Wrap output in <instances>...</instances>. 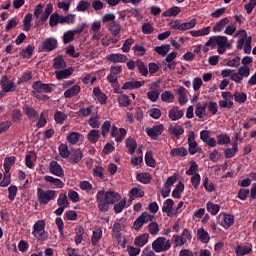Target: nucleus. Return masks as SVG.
I'll return each mask as SVG.
<instances>
[{
	"mask_svg": "<svg viewBox=\"0 0 256 256\" xmlns=\"http://www.w3.org/2000/svg\"><path fill=\"white\" fill-rule=\"evenodd\" d=\"M145 223H149L147 226L148 233L152 236L159 235L161 228L159 223L155 221V215L149 214V212H143L133 223V229L135 231H141V228Z\"/></svg>",
	"mask_w": 256,
	"mask_h": 256,
	"instance_id": "f257e3e1",
	"label": "nucleus"
},
{
	"mask_svg": "<svg viewBox=\"0 0 256 256\" xmlns=\"http://www.w3.org/2000/svg\"><path fill=\"white\" fill-rule=\"evenodd\" d=\"M119 199H121V196L112 191L105 192V190H100L96 195L98 209L102 213H107L109 211V205H115Z\"/></svg>",
	"mask_w": 256,
	"mask_h": 256,
	"instance_id": "f03ea898",
	"label": "nucleus"
},
{
	"mask_svg": "<svg viewBox=\"0 0 256 256\" xmlns=\"http://www.w3.org/2000/svg\"><path fill=\"white\" fill-rule=\"evenodd\" d=\"M213 49L217 47V53L219 55H223L227 51V49H231V43H229V39L227 36H211Z\"/></svg>",
	"mask_w": 256,
	"mask_h": 256,
	"instance_id": "7ed1b4c3",
	"label": "nucleus"
},
{
	"mask_svg": "<svg viewBox=\"0 0 256 256\" xmlns=\"http://www.w3.org/2000/svg\"><path fill=\"white\" fill-rule=\"evenodd\" d=\"M57 197V191L55 190H44L42 188H37V199L40 205H49L51 201H55Z\"/></svg>",
	"mask_w": 256,
	"mask_h": 256,
	"instance_id": "20e7f679",
	"label": "nucleus"
},
{
	"mask_svg": "<svg viewBox=\"0 0 256 256\" xmlns=\"http://www.w3.org/2000/svg\"><path fill=\"white\" fill-rule=\"evenodd\" d=\"M152 249L154 253H166L171 249V240L160 236L152 242Z\"/></svg>",
	"mask_w": 256,
	"mask_h": 256,
	"instance_id": "39448f33",
	"label": "nucleus"
},
{
	"mask_svg": "<svg viewBox=\"0 0 256 256\" xmlns=\"http://www.w3.org/2000/svg\"><path fill=\"white\" fill-rule=\"evenodd\" d=\"M32 235L38 241H45L47 239V237H49V234L47 233V231H45V221L38 220L34 224Z\"/></svg>",
	"mask_w": 256,
	"mask_h": 256,
	"instance_id": "423d86ee",
	"label": "nucleus"
},
{
	"mask_svg": "<svg viewBox=\"0 0 256 256\" xmlns=\"http://www.w3.org/2000/svg\"><path fill=\"white\" fill-rule=\"evenodd\" d=\"M195 25H197V19L192 18L189 22L184 23H181L179 20H174L169 24V27L175 31H189V29H193Z\"/></svg>",
	"mask_w": 256,
	"mask_h": 256,
	"instance_id": "0eeeda50",
	"label": "nucleus"
},
{
	"mask_svg": "<svg viewBox=\"0 0 256 256\" xmlns=\"http://www.w3.org/2000/svg\"><path fill=\"white\" fill-rule=\"evenodd\" d=\"M123 229H125V224L121 222V220L116 221L112 226V237L116 239L118 245L125 248L127 242L121 237V231H123ZM122 239L123 241H121Z\"/></svg>",
	"mask_w": 256,
	"mask_h": 256,
	"instance_id": "6e6552de",
	"label": "nucleus"
},
{
	"mask_svg": "<svg viewBox=\"0 0 256 256\" xmlns=\"http://www.w3.org/2000/svg\"><path fill=\"white\" fill-rule=\"evenodd\" d=\"M48 169L52 175H55V177H65V171L63 170V167H61V164L55 160H52L49 163Z\"/></svg>",
	"mask_w": 256,
	"mask_h": 256,
	"instance_id": "1a4fd4ad",
	"label": "nucleus"
},
{
	"mask_svg": "<svg viewBox=\"0 0 256 256\" xmlns=\"http://www.w3.org/2000/svg\"><path fill=\"white\" fill-rule=\"evenodd\" d=\"M168 133L172 139H180L185 133V128L179 124H172L168 127Z\"/></svg>",
	"mask_w": 256,
	"mask_h": 256,
	"instance_id": "9d476101",
	"label": "nucleus"
},
{
	"mask_svg": "<svg viewBox=\"0 0 256 256\" xmlns=\"http://www.w3.org/2000/svg\"><path fill=\"white\" fill-rule=\"evenodd\" d=\"M199 151V144H197V141L195 140V132L190 131L188 133V153L190 155H195Z\"/></svg>",
	"mask_w": 256,
	"mask_h": 256,
	"instance_id": "9b49d317",
	"label": "nucleus"
},
{
	"mask_svg": "<svg viewBox=\"0 0 256 256\" xmlns=\"http://www.w3.org/2000/svg\"><path fill=\"white\" fill-rule=\"evenodd\" d=\"M111 137H114L117 143H121V141L127 137V130L125 128H117V126H112Z\"/></svg>",
	"mask_w": 256,
	"mask_h": 256,
	"instance_id": "f8f14e48",
	"label": "nucleus"
},
{
	"mask_svg": "<svg viewBox=\"0 0 256 256\" xmlns=\"http://www.w3.org/2000/svg\"><path fill=\"white\" fill-rule=\"evenodd\" d=\"M0 84L4 93H11L17 89L15 82L9 80L7 76L2 77Z\"/></svg>",
	"mask_w": 256,
	"mask_h": 256,
	"instance_id": "ddd939ff",
	"label": "nucleus"
},
{
	"mask_svg": "<svg viewBox=\"0 0 256 256\" xmlns=\"http://www.w3.org/2000/svg\"><path fill=\"white\" fill-rule=\"evenodd\" d=\"M200 139L201 141H203V143L208 145V147H217V140L211 137V134L208 130H202L200 132Z\"/></svg>",
	"mask_w": 256,
	"mask_h": 256,
	"instance_id": "4468645a",
	"label": "nucleus"
},
{
	"mask_svg": "<svg viewBox=\"0 0 256 256\" xmlns=\"http://www.w3.org/2000/svg\"><path fill=\"white\" fill-rule=\"evenodd\" d=\"M165 131V127L163 124H159L156 126H153L152 128H146V133L148 137H151V139L157 140L159 135Z\"/></svg>",
	"mask_w": 256,
	"mask_h": 256,
	"instance_id": "2eb2a0df",
	"label": "nucleus"
},
{
	"mask_svg": "<svg viewBox=\"0 0 256 256\" xmlns=\"http://www.w3.org/2000/svg\"><path fill=\"white\" fill-rule=\"evenodd\" d=\"M75 70L73 67L63 68L62 70H57L54 72V75H56V79L58 81H61L63 79H68V77H71L73 75V72Z\"/></svg>",
	"mask_w": 256,
	"mask_h": 256,
	"instance_id": "dca6fc26",
	"label": "nucleus"
},
{
	"mask_svg": "<svg viewBox=\"0 0 256 256\" xmlns=\"http://www.w3.org/2000/svg\"><path fill=\"white\" fill-rule=\"evenodd\" d=\"M173 205H175V202L172 199H167L163 206H162V212L167 214V217H173L174 215H177V211H173Z\"/></svg>",
	"mask_w": 256,
	"mask_h": 256,
	"instance_id": "f3484780",
	"label": "nucleus"
},
{
	"mask_svg": "<svg viewBox=\"0 0 256 256\" xmlns=\"http://www.w3.org/2000/svg\"><path fill=\"white\" fill-rule=\"evenodd\" d=\"M106 60L110 63H127V56L125 54L112 53L106 56Z\"/></svg>",
	"mask_w": 256,
	"mask_h": 256,
	"instance_id": "a211bd4d",
	"label": "nucleus"
},
{
	"mask_svg": "<svg viewBox=\"0 0 256 256\" xmlns=\"http://www.w3.org/2000/svg\"><path fill=\"white\" fill-rule=\"evenodd\" d=\"M183 115H185V112L179 107L171 108L168 112V117L171 121H179V119H183Z\"/></svg>",
	"mask_w": 256,
	"mask_h": 256,
	"instance_id": "6ab92c4d",
	"label": "nucleus"
},
{
	"mask_svg": "<svg viewBox=\"0 0 256 256\" xmlns=\"http://www.w3.org/2000/svg\"><path fill=\"white\" fill-rule=\"evenodd\" d=\"M35 93H51L52 89L49 84L41 83L39 81H36L32 85Z\"/></svg>",
	"mask_w": 256,
	"mask_h": 256,
	"instance_id": "aec40b11",
	"label": "nucleus"
},
{
	"mask_svg": "<svg viewBox=\"0 0 256 256\" xmlns=\"http://www.w3.org/2000/svg\"><path fill=\"white\" fill-rule=\"evenodd\" d=\"M145 86V81H137V80H132V81H128L125 82L122 86V89L124 90H133V89H139L141 87Z\"/></svg>",
	"mask_w": 256,
	"mask_h": 256,
	"instance_id": "412c9836",
	"label": "nucleus"
},
{
	"mask_svg": "<svg viewBox=\"0 0 256 256\" xmlns=\"http://www.w3.org/2000/svg\"><path fill=\"white\" fill-rule=\"evenodd\" d=\"M93 95H94L95 99H97V101L100 103V105H106V103H107V94L103 93L101 88L95 87L93 89Z\"/></svg>",
	"mask_w": 256,
	"mask_h": 256,
	"instance_id": "4be33fe9",
	"label": "nucleus"
},
{
	"mask_svg": "<svg viewBox=\"0 0 256 256\" xmlns=\"http://www.w3.org/2000/svg\"><path fill=\"white\" fill-rule=\"evenodd\" d=\"M234 37H239V40L237 41V49H243V45L247 43V31L245 30H239L238 32L235 33Z\"/></svg>",
	"mask_w": 256,
	"mask_h": 256,
	"instance_id": "5701e85b",
	"label": "nucleus"
},
{
	"mask_svg": "<svg viewBox=\"0 0 256 256\" xmlns=\"http://www.w3.org/2000/svg\"><path fill=\"white\" fill-rule=\"evenodd\" d=\"M44 181H46V183H50L51 185H54L56 189H63V187H65V183L61 179L55 178L53 176H49V175L44 176Z\"/></svg>",
	"mask_w": 256,
	"mask_h": 256,
	"instance_id": "b1692460",
	"label": "nucleus"
},
{
	"mask_svg": "<svg viewBox=\"0 0 256 256\" xmlns=\"http://www.w3.org/2000/svg\"><path fill=\"white\" fill-rule=\"evenodd\" d=\"M79 93H81V86L75 84L64 92V97L65 99H71V97H77Z\"/></svg>",
	"mask_w": 256,
	"mask_h": 256,
	"instance_id": "393cba45",
	"label": "nucleus"
},
{
	"mask_svg": "<svg viewBox=\"0 0 256 256\" xmlns=\"http://www.w3.org/2000/svg\"><path fill=\"white\" fill-rule=\"evenodd\" d=\"M147 243H149V234L147 233L140 234L134 239V245L136 247H145Z\"/></svg>",
	"mask_w": 256,
	"mask_h": 256,
	"instance_id": "a878e982",
	"label": "nucleus"
},
{
	"mask_svg": "<svg viewBox=\"0 0 256 256\" xmlns=\"http://www.w3.org/2000/svg\"><path fill=\"white\" fill-rule=\"evenodd\" d=\"M227 25H229V18H222L212 27V31L213 33H221V31H223Z\"/></svg>",
	"mask_w": 256,
	"mask_h": 256,
	"instance_id": "bb28decb",
	"label": "nucleus"
},
{
	"mask_svg": "<svg viewBox=\"0 0 256 256\" xmlns=\"http://www.w3.org/2000/svg\"><path fill=\"white\" fill-rule=\"evenodd\" d=\"M178 103L179 105H185L189 99L187 98V89L183 86L177 88Z\"/></svg>",
	"mask_w": 256,
	"mask_h": 256,
	"instance_id": "cd10ccee",
	"label": "nucleus"
},
{
	"mask_svg": "<svg viewBox=\"0 0 256 256\" xmlns=\"http://www.w3.org/2000/svg\"><path fill=\"white\" fill-rule=\"evenodd\" d=\"M197 239L201 241V243L207 244L211 241V237L209 236V232L205 230V228H199L197 230Z\"/></svg>",
	"mask_w": 256,
	"mask_h": 256,
	"instance_id": "c85d7f7f",
	"label": "nucleus"
},
{
	"mask_svg": "<svg viewBox=\"0 0 256 256\" xmlns=\"http://www.w3.org/2000/svg\"><path fill=\"white\" fill-rule=\"evenodd\" d=\"M235 223V217L231 214H223L222 221L220 225L224 227V229H229Z\"/></svg>",
	"mask_w": 256,
	"mask_h": 256,
	"instance_id": "c756f323",
	"label": "nucleus"
},
{
	"mask_svg": "<svg viewBox=\"0 0 256 256\" xmlns=\"http://www.w3.org/2000/svg\"><path fill=\"white\" fill-rule=\"evenodd\" d=\"M43 49L45 51H53L57 49V39L55 38H47L43 44H42Z\"/></svg>",
	"mask_w": 256,
	"mask_h": 256,
	"instance_id": "7c9ffc66",
	"label": "nucleus"
},
{
	"mask_svg": "<svg viewBox=\"0 0 256 256\" xmlns=\"http://www.w3.org/2000/svg\"><path fill=\"white\" fill-rule=\"evenodd\" d=\"M206 211H208V213H210V215L215 217V215H217V213H219V211H221V206H219V204H215L212 201H208L206 203Z\"/></svg>",
	"mask_w": 256,
	"mask_h": 256,
	"instance_id": "2f4dec72",
	"label": "nucleus"
},
{
	"mask_svg": "<svg viewBox=\"0 0 256 256\" xmlns=\"http://www.w3.org/2000/svg\"><path fill=\"white\" fill-rule=\"evenodd\" d=\"M102 237H103V230L101 228H98L97 230H94L92 232L91 243L93 247H97V245H99V241H101Z\"/></svg>",
	"mask_w": 256,
	"mask_h": 256,
	"instance_id": "473e14b6",
	"label": "nucleus"
},
{
	"mask_svg": "<svg viewBox=\"0 0 256 256\" xmlns=\"http://www.w3.org/2000/svg\"><path fill=\"white\" fill-rule=\"evenodd\" d=\"M237 151H239V146L237 141L232 143V148H227L224 151V155L226 159H231L233 157H235V155H237Z\"/></svg>",
	"mask_w": 256,
	"mask_h": 256,
	"instance_id": "72a5a7b5",
	"label": "nucleus"
},
{
	"mask_svg": "<svg viewBox=\"0 0 256 256\" xmlns=\"http://www.w3.org/2000/svg\"><path fill=\"white\" fill-rule=\"evenodd\" d=\"M58 207L68 208L70 207L71 203H69V199L67 198V193H60L57 199Z\"/></svg>",
	"mask_w": 256,
	"mask_h": 256,
	"instance_id": "f704fd0d",
	"label": "nucleus"
},
{
	"mask_svg": "<svg viewBox=\"0 0 256 256\" xmlns=\"http://www.w3.org/2000/svg\"><path fill=\"white\" fill-rule=\"evenodd\" d=\"M205 113H207V103L204 104H196V109H195V115L199 119H203L205 117Z\"/></svg>",
	"mask_w": 256,
	"mask_h": 256,
	"instance_id": "c9c22d12",
	"label": "nucleus"
},
{
	"mask_svg": "<svg viewBox=\"0 0 256 256\" xmlns=\"http://www.w3.org/2000/svg\"><path fill=\"white\" fill-rule=\"evenodd\" d=\"M53 67L54 69H57V71H59V69H66L67 63H65V59H63V56H57L54 58Z\"/></svg>",
	"mask_w": 256,
	"mask_h": 256,
	"instance_id": "e433bc0d",
	"label": "nucleus"
},
{
	"mask_svg": "<svg viewBox=\"0 0 256 256\" xmlns=\"http://www.w3.org/2000/svg\"><path fill=\"white\" fill-rule=\"evenodd\" d=\"M136 179L139 181V183H143V185H149L153 177L149 173H139L136 175Z\"/></svg>",
	"mask_w": 256,
	"mask_h": 256,
	"instance_id": "4c0bfd02",
	"label": "nucleus"
},
{
	"mask_svg": "<svg viewBox=\"0 0 256 256\" xmlns=\"http://www.w3.org/2000/svg\"><path fill=\"white\" fill-rule=\"evenodd\" d=\"M37 161V155L34 152H30L25 158V165L28 169H33Z\"/></svg>",
	"mask_w": 256,
	"mask_h": 256,
	"instance_id": "58836bf2",
	"label": "nucleus"
},
{
	"mask_svg": "<svg viewBox=\"0 0 256 256\" xmlns=\"http://www.w3.org/2000/svg\"><path fill=\"white\" fill-rule=\"evenodd\" d=\"M181 13V8L179 6H173L163 12V17H177Z\"/></svg>",
	"mask_w": 256,
	"mask_h": 256,
	"instance_id": "ea45409f",
	"label": "nucleus"
},
{
	"mask_svg": "<svg viewBox=\"0 0 256 256\" xmlns=\"http://www.w3.org/2000/svg\"><path fill=\"white\" fill-rule=\"evenodd\" d=\"M101 138V132L99 130H90L87 134V139L90 143H97Z\"/></svg>",
	"mask_w": 256,
	"mask_h": 256,
	"instance_id": "a19ab883",
	"label": "nucleus"
},
{
	"mask_svg": "<svg viewBox=\"0 0 256 256\" xmlns=\"http://www.w3.org/2000/svg\"><path fill=\"white\" fill-rule=\"evenodd\" d=\"M187 153V148L185 147L174 148L170 151L171 157H187Z\"/></svg>",
	"mask_w": 256,
	"mask_h": 256,
	"instance_id": "79ce46f5",
	"label": "nucleus"
},
{
	"mask_svg": "<svg viewBox=\"0 0 256 256\" xmlns=\"http://www.w3.org/2000/svg\"><path fill=\"white\" fill-rule=\"evenodd\" d=\"M154 51L158 54L161 55L162 57H165L169 51H171V46L169 44L161 45V46H156L154 48Z\"/></svg>",
	"mask_w": 256,
	"mask_h": 256,
	"instance_id": "37998d69",
	"label": "nucleus"
},
{
	"mask_svg": "<svg viewBox=\"0 0 256 256\" xmlns=\"http://www.w3.org/2000/svg\"><path fill=\"white\" fill-rule=\"evenodd\" d=\"M15 161H17V158H15V156L5 158L3 165L5 173H9V171H11V167L15 165Z\"/></svg>",
	"mask_w": 256,
	"mask_h": 256,
	"instance_id": "c03bdc74",
	"label": "nucleus"
},
{
	"mask_svg": "<svg viewBox=\"0 0 256 256\" xmlns=\"http://www.w3.org/2000/svg\"><path fill=\"white\" fill-rule=\"evenodd\" d=\"M125 143L128 149V153H130V155H133V153H135V150L137 149V141L133 138H127Z\"/></svg>",
	"mask_w": 256,
	"mask_h": 256,
	"instance_id": "a18cd8bd",
	"label": "nucleus"
},
{
	"mask_svg": "<svg viewBox=\"0 0 256 256\" xmlns=\"http://www.w3.org/2000/svg\"><path fill=\"white\" fill-rule=\"evenodd\" d=\"M80 139H81V133L79 132H71L67 136V141L68 143H70V145H77Z\"/></svg>",
	"mask_w": 256,
	"mask_h": 256,
	"instance_id": "49530a36",
	"label": "nucleus"
},
{
	"mask_svg": "<svg viewBox=\"0 0 256 256\" xmlns=\"http://www.w3.org/2000/svg\"><path fill=\"white\" fill-rule=\"evenodd\" d=\"M189 169L186 171V175L193 176V175H199V165L195 161L189 162Z\"/></svg>",
	"mask_w": 256,
	"mask_h": 256,
	"instance_id": "de8ad7c7",
	"label": "nucleus"
},
{
	"mask_svg": "<svg viewBox=\"0 0 256 256\" xmlns=\"http://www.w3.org/2000/svg\"><path fill=\"white\" fill-rule=\"evenodd\" d=\"M33 51H35V47L28 45L20 52V56L23 57V59H31V57H33Z\"/></svg>",
	"mask_w": 256,
	"mask_h": 256,
	"instance_id": "09e8293b",
	"label": "nucleus"
},
{
	"mask_svg": "<svg viewBox=\"0 0 256 256\" xmlns=\"http://www.w3.org/2000/svg\"><path fill=\"white\" fill-rule=\"evenodd\" d=\"M51 13H53V4H47L44 12L40 16V21H42V23H45V21L49 19V15H51Z\"/></svg>",
	"mask_w": 256,
	"mask_h": 256,
	"instance_id": "8fccbe9b",
	"label": "nucleus"
},
{
	"mask_svg": "<svg viewBox=\"0 0 256 256\" xmlns=\"http://www.w3.org/2000/svg\"><path fill=\"white\" fill-rule=\"evenodd\" d=\"M109 31L114 35V37H117L119 33H121V24L112 21L109 23Z\"/></svg>",
	"mask_w": 256,
	"mask_h": 256,
	"instance_id": "3c124183",
	"label": "nucleus"
},
{
	"mask_svg": "<svg viewBox=\"0 0 256 256\" xmlns=\"http://www.w3.org/2000/svg\"><path fill=\"white\" fill-rule=\"evenodd\" d=\"M202 187L208 192L213 193L215 191V185L213 183H209V177L204 176L202 179Z\"/></svg>",
	"mask_w": 256,
	"mask_h": 256,
	"instance_id": "603ef678",
	"label": "nucleus"
},
{
	"mask_svg": "<svg viewBox=\"0 0 256 256\" xmlns=\"http://www.w3.org/2000/svg\"><path fill=\"white\" fill-rule=\"evenodd\" d=\"M54 121L59 125H63V123L67 121V114H65V112H62V111H57L54 114Z\"/></svg>",
	"mask_w": 256,
	"mask_h": 256,
	"instance_id": "864d4df0",
	"label": "nucleus"
},
{
	"mask_svg": "<svg viewBox=\"0 0 256 256\" xmlns=\"http://www.w3.org/2000/svg\"><path fill=\"white\" fill-rule=\"evenodd\" d=\"M183 191H185V184H183V182H179L175 189L172 191V197L179 199Z\"/></svg>",
	"mask_w": 256,
	"mask_h": 256,
	"instance_id": "5fc2aeb1",
	"label": "nucleus"
},
{
	"mask_svg": "<svg viewBox=\"0 0 256 256\" xmlns=\"http://www.w3.org/2000/svg\"><path fill=\"white\" fill-rule=\"evenodd\" d=\"M233 97L236 103L243 104L247 101V94L245 92L236 91L234 92Z\"/></svg>",
	"mask_w": 256,
	"mask_h": 256,
	"instance_id": "6e6d98bb",
	"label": "nucleus"
},
{
	"mask_svg": "<svg viewBox=\"0 0 256 256\" xmlns=\"http://www.w3.org/2000/svg\"><path fill=\"white\" fill-rule=\"evenodd\" d=\"M23 109L28 119H35L36 117H39V113L33 107L24 106Z\"/></svg>",
	"mask_w": 256,
	"mask_h": 256,
	"instance_id": "4d7b16f0",
	"label": "nucleus"
},
{
	"mask_svg": "<svg viewBox=\"0 0 256 256\" xmlns=\"http://www.w3.org/2000/svg\"><path fill=\"white\" fill-rule=\"evenodd\" d=\"M33 20V14L28 13L23 19V31H31V21Z\"/></svg>",
	"mask_w": 256,
	"mask_h": 256,
	"instance_id": "13d9d810",
	"label": "nucleus"
},
{
	"mask_svg": "<svg viewBox=\"0 0 256 256\" xmlns=\"http://www.w3.org/2000/svg\"><path fill=\"white\" fill-rule=\"evenodd\" d=\"M130 199H135L137 197H145V192L141 188H132L129 192Z\"/></svg>",
	"mask_w": 256,
	"mask_h": 256,
	"instance_id": "bf43d9fd",
	"label": "nucleus"
},
{
	"mask_svg": "<svg viewBox=\"0 0 256 256\" xmlns=\"http://www.w3.org/2000/svg\"><path fill=\"white\" fill-rule=\"evenodd\" d=\"M231 143V137L227 134H220L217 136L216 145H229Z\"/></svg>",
	"mask_w": 256,
	"mask_h": 256,
	"instance_id": "052dcab7",
	"label": "nucleus"
},
{
	"mask_svg": "<svg viewBox=\"0 0 256 256\" xmlns=\"http://www.w3.org/2000/svg\"><path fill=\"white\" fill-rule=\"evenodd\" d=\"M136 67L138 68L139 73L143 75V77H147V75H149V69H147V66H145V63H143V61L137 60Z\"/></svg>",
	"mask_w": 256,
	"mask_h": 256,
	"instance_id": "680f3d73",
	"label": "nucleus"
},
{
	"mask_svg": "<svg viewBox=\"0 0 256 256\" xmlns=\"http://www.w3.org/2000/svg\"><path fill=\"white\" fill-rule=\"evenodd\" d=\"M252 248L251 247H247V246H238L235 249V253L237 256H245V255H249V253H251Z\"/></svg>",
	"mask_w": 256,
	"mask_h": 256,
	"instance_id": "e2e57ef3",
	"label": "nucleus"
},
{
	"mask_svg": "<svg viewBox=\"0 0 256 256\" xmlns=\"http://www.w3.org/2000/svg\"><path fill=\"white\" fill-rule=\"evenodd\" d=\"M88 125L92 127V129H99V127H101V123L99 122V115L91 116L88 120Z\"/></svg>",
	"mask_w": 256,
	"mask_h": 256,
	"instance_id": "0e129e2a",
	"label": "nucleus"
},
{
	"mask_svg": "<svg viewBox=\"0 0 256 256\" xmlns=\"http://www.w3.org/2000/svg\"><path fill=\"white\" fill-rule=\"evenodd\" d=\"M118 103L120 107H129L131 105V100H129V96L126 94H121L118 96Z\"/></svg>",
	"mask_w": 256,
	"mask_h": 256,
	"instance_id": "69168bd1",
	"label": "nucleus"
},
{
	"mask_svg": "<svg viewBox=\"0 0 256 256\" xmlns=\"http://www.w3.org/2000/svg\"><path fill=\"white\" fill-rule=\"evenodd\" d=\"M161 99L164 103H173L175 95L173 92L165 91L161 94Z\"/></svg>",
	"mask_w": 256,
	"mask_h": 256,
	"instance_id": "338daca9",
	"label": "nucleus"
},
{
	"mask_svg": "<svg viewBox=\"0 0 256 256\" xmlns=\"http://www.w3.org/2000/svg\"><path fill=\"white\" fill-rule=\"evenodd\" d=\"M71 159L73 163H79L83 159V152L79 149L72 150Z\"/></svg>",
	"mask_w": 256,
	"mask_h": 256,
	"instance_id": "774afa93",
	"label": "nucleus"
}]
</instances>
